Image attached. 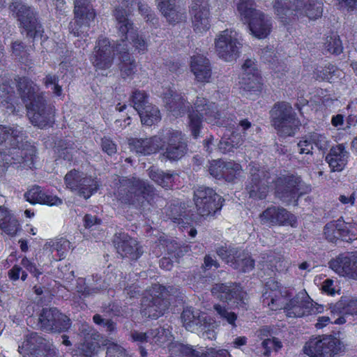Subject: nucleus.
Listing matches in <instances>:
<instances>
[{"mask_svg":"<svg viewBox=\"0 0 357 357\" xmlns=\"http://www.w3.org/2000/svg\"><path fill=\"white\" fill-rule=\"evenodd\" d=\"M237 10L244 23L248 24L253 36L258 38L268 36L272 27L271 19L257 10L252 1L241 0L237 5Z\"/></svg>","mask_w":357,"mask_h":357,"instance_id":"obj_5","label":"nucleus"},{"mask_svg":"<svg viewBox=\"0 0 357 357\" xmlns=\"http://www.w3.org/2000/svg\"><path fill=\"white\" fill-rule=\"evenodd\" d=\"M194 201L198 214L204 218L213 215L222 206V197L212 188L198 187L194 191Z\"/></svg>","mask_w":357,"mask_h":357,"instance_id":"obj_10","label":"nucleus"},{"mask_svg":"<svg viewBox=\"0 0 357 357\" xmlns=\"http://www.w3.org/2000/svg\"><path fill=\"white\" fill-rule=\"evenodd\" d=\"M349 153L343 144H338L331 149L326 157L332 172H341L347 163Z\"/></svg>","mask_w":357,"mask_h":357,"instance_id":"obj_37","label":"nucleus"},{"mask_svg":"<svg viewBox=\"0 0 357 357\" xmlns=\"http://www.w3.org/2000/svg\"><path fill=\"white\" fill-rule=\"evenodd\" d=\"M19 227L20 225L17 220L13 216L11 218L8 219L7 223L3 224L0 228L8 235L13 236L16 234Z\"/></svg>","mask_w":357,"mask_h":357,"instance_id":"obj_58","label":"nucleus"},{"mask_svg":"<svg viewBox=\"0 0 357 357\" xmlns=\"http://www.w3.org/2000/svg\"><path fill=\"white\" fill-rule=\"evenodd\" d=\"M100 146L102 150L109 155H112L116 153L117 148L116 144L109 137L101 139Z\"/></svg>","mask_w":357,"mask_h":357,"instance_id":"obj_59","label":"nucleus"},{"mask_svg":"<svg viewBox=\"0 0 357 357\" xmlns=\"http://www.w3.org/2000/svg\"><path fill=\"white\" fill-rule=\"evenodd\" d=\"M213 309L216 312L219 318L223 321L231 325L232 328L236 327V321L237 319V314L236 313L229 310V309L220 304H215L213 305Z\"/></svg>","mask_w":357,"mask_h":357,"instance_id":"obj_52","label":"nucleus"},{"mask_svg":"<svg viewBox=\"0 0 357 357\" xmlns=\"http://www.w3.org/2000/svg\"><path fill=\"white\" fill-rule=\"evenodd\" d=\"M183 326L190 331L195 332L199 331V328L204 326L206 329L207 326L206 315L199 310H195L191 307H187L183 310L181 316Z\"/></svg>","mask_w":357,"mask_h":357,"instance_id":"obj_35","label":"nucleus"},{"mask_svg":"<svg viewBox=\"0 0 357 357\" xmlns=\"http://www.w3.org/2000/svg\"><path fill=\"white\" fill-rule=\"evenodd\" d=\"M116 198L123 204L136 208L144 206L145 201L155 195V188L147 181L139 178H121L119 180Z\"/></svg>","mask_w":357,"mask_h":357,"instance_id":"obj_3","label":"nucleus"},{"mask_svg":"<svg viewBox=\"0 0 357 357\" xmlns=\"http://www.w3.org/2000/svg\"><path fill=\"white\" fill-rule=\"evenodd\" d=\"M75 21L69 24V30L75 36H86L91 22L93 21L96 14L89 0H75Z\"/></svg>","mask_w":357,"mask_h":357,"instance_id":"obj_11","label":"nucleus"},{"mask_svg":"<svg viewBox=\"0 0 357 357\" xmlns=\"http://www.w3.org/2000/svg\"><path fill=\"white\" fill-rule=\"evenodd\" d=\"M128 144L132 151L142 155L154 153L162 149L160 132L151 138H131L129 139Z\"/></svg>","mask_w":357,"mask_h":357,"instance_id":"obj_30","label":"nucleus"},{"mask_svg":"<svg viewBox=\"0 0 357 357\" xmlns=\"http://www.w3.org/2000/svg\"><path fill=\"white\" fill-rule=\"evenodd\" d=\"M64 181L68 188L72 191H77L85 199L89 198L98 187L96 181L75 169L70 171L65 176Z\"/></svg>","mask_w":357,"mask_h":357,"instance_id":"obj_19","label":"nucleus"},{"mask_svg":"<svg viewBox=\"0 0 357 357\" xmlns=\"http://www.w3.org/2000/svg\"><path fill=\"white\" fill-rule=\"evenodd\" d=\"M309 138L316 147L319 150L326 149L328 146L326 137L318 132H312L309 135Z\"/></svg>","mask_w":357,"mask_h":357,"instance_id":"obj_57","label":"nucleus"},{"mask_svg":"<svg viewBox=\"0 0 357 357\" xmlns=\"http://www.w3.org/2000/svg\"><path fill=\"white\" fill-rule=\"evenodd\" d=\"M325 49L331 54H339L342 52V41L339 36L335 33L326 38Z\"/></svg>","mask_w":357,"mask_h":357,"instance_id":"obj_53","label":"nucleus"},{"mask_svg":"<svg viewBox=\"0 0 357 357\" xmlns=\"http://www.w3.org/2000/svg\"><path fill=\"white\" fill-rule=\"evenodd\" d=\"M149 176L151 180L162 188H169L174 181L175 174L165 172L159 169L151 168L149 170Z\"/></svg>","mask_w":357,"mask_h":357,"instance_id":"obj_43","label":"nucleus"},{"mask_svg":"<svg viewBox=\"0 0 357 357\" xmlns=\"http://www.w3.org/2000/svg\"><path fill=\"white\" fill-rule=\"evenodd\" d=\"M250 178L245 187L250 197L255 199L266 198L268 192V184L273 182L270 181V174L264 168L257 165H250Z\"/></svg>","mask_w":357,"mask_h":357,"instance_id":"obj_13","label":"nucleus"},{"mask_svg":"<svg viewBox=\"0 0 357 357\" xmlns=\"http://www.w3.org/2000/svg\"><path fill=\"white\" fill-rule=\"evenodd\" d=\"M21 265L36 278L42 274V272L37 268L36 264L26 257H24L21 260Z\"/></svg>","mask_w":357,"mask_h":357,"instance_id":"obj_64","label":"nucleus"},{"mask_svg":"<svg viewBox=\"0 0 357 357\" xmlns=\"http://www.w3.org/2000/svg\"><path fill=\"white\" fill-rule=\"evenodd\" d=\"M341 349L339 340L324 336L310 340L304 347V352L310 357H333Z\"/></svg>","mask_w":357,"mask_h":357,"instance_id":"obj_15","label":"nucleus"},{"mask_svg":"<svg viewBox=\"0 0 357 357\" xmlns=\"http://www.w3.org/2000/svg\"><path fill=\"white\" fill-rule=\"evenodd\" d=\"M287 315L291 317H302L316 312H320L319 308H314L305 291L299 292L289 301L287 307Z\"/></svg>","mask_w":357,"mask_h":357,"instance_id":"obj_24","label":"nucleus"},{"mask_svg":"<svg viewBox=\"0 0 357 357\" xmlns=\"http://www.w3.org/2000/svg\"><path fill=\"white\" fill-rule=\"evenodd\" d=\"M118 43L112 44L107 38H99L96 43L91 61L93 65L100 70L109 68L114 61L116 47Z\"/></svg>","mask_w":357,"mask_h":357,"instance_id":"obj_18","label":"nucleus"},{"mask_svg":"<svg viewBox=\"0 0 357 357\" xmlns=\"http://www.w3.org/2000/svg\"><path fill=\"white\" fill-rule=\"evenodd\" d=\"M302 10L298 12L299 16H307L310 20L320 17L323 13V5L317 0H299Z\"/></svg>","mask_w":357,"mask_h":357,"instance_id":"obj_41","label":"nucleus"},{"mask_svg":"<svg viewBox=\"0 0 357 357\" xmlns=\"http://www.w3.org/2000/svg\"><path fill=\"white\" fill-rule=\"evenodd\" d=\"M81 333L84 334L85 340L75 351V353L73 357H78V355L84 357H92L97 354L100 348L97 342L99 340L100 335L95 332L91 326L86 324L82 326Z\"/></svg>","mask_w":357,"mask_h":357,"instance_id":"obj_26","label":"nucleus"},{"mask_svg":"<svg viewBox=\"0 0 357 357\" xmlns=\"http://www.w3.org/2000/svg\"><path fill=\"white\" fill-rule=\"evenodd\" d=\"M238 266L235 269H238L242 272H248L253 269L255 266V261L250 257L248 253L243 251L238 256Z\"/></svg>","mask_w":357,"mask_h":357,"instance_id":"obj_54","label":"nucleus"},{"mask_svg":"<svg viewBox=\"0 0 357 357\" xmlns=\"http://www.w3.org/2000/svg\"><path fill=\"white\" fill-rule=\"evenodd\" d=\"M164 102L167 109L174 116H182L185 112L189 114L193 107L182 96L176 93L172 90H169L165 94Z\"/></svg>","mask_w":357,"mask_h":357,"instance_id":"obj_31","label":"nucleus"},{"mask_svg":"<svg viewBox=\"0 0 357 357\" xmlns=\"http://www.w3.org/2000/svg\"><path fill=\"white\" fill-rule=\"evenodd\" d=\"M17 90L33 126L44 128L54 123V111L36 84L27 77H18Z\"/></svg>","mask_w":357,"mask_h":357,"instance_id":"obj_1","label":"nucleus"},{"mask_svg":"<svg viewBox=\"0 0 357 357\" xmlns=\"http://www.w3.org/2000/svg\"><path fill=\"white\" fill-rule=\"evenodd\" d=\"M242 252L234 248L221 247L217 250V254L223 261L235 268L238 266V256Z\"/></svg>","mask_w":357,"mask_h":357,"instance_id":"obj_44","label":"nucleus"},{"mask_svg":"<svg viewBox=\"0 0 357 357\" xmlns=\"http://www.w3.org/2000/svg\"><path fill=\"white\" fill-rule=\"evenodd\" d=\"M141 313L143 316L157 319L164 314L168 309L169 301L165 287L154 284L144 296L141 303Z\"/></svg>","mask_w":357,"mask_h":357,"instance_id":"obj_7","label":"nucleus"},{"mask_svg":"<svg viewBox=\"0 0 357 357\" xmlns=\"http://www.w3.org/2000/svg\"><path fill=\"white\" fill-rule=\"evenodd\" d=\"M118 44L116 47V54L119 55V64L121 75L123 79L132 77L137 71L135 59L131 58L128 48V44Z\"/></svg>","mask_w":357,"mask_h":357,"instance_id":"obj_34","label":"nucleus"},{"mask_svg":"<svg viewBox=\"0 0 357 357\" xmlns=\"http://www.w3.org/2000/svg\"><path fill=\"white\" fill-rule=\"evenodd\" d=\"M188 127L195 138L199 136L202 119L212 125H223L217 105L203 97L197 98L188 114Z\"/></svg>","mask_w":357,"mask_h":357,"instance_id":"obj_4","label":"nucleus"},{"mask_svg":"<svg viewBox=\"0 0 357 357\" xmlns=\"http://www.w3.org/2000/svg\"><path fill=\"white\" fill-rule=\"evenodd\" d=\"M242 142L241 136L232 134L229 137H224L220 141L218 149L222 153H227L240 146Z\"/></svg>","mask_w":357,"mask_h":357,"instance_id":"obj_48","label":"nucleus"},{"mask_svg":"<svg viewBox=\"0 0 357 357\" xmlns=\"http://www.w3.org/2000/svg\"><path fill=\"white\" fill-rule=\"evenodd\" d=\"M239 85L245 92H259L262 89L261 77L257 66L252 59H246L242 65Z\"/></svg>","mask_w":357,"mask_h":357,"instance_id":"obj_22","label":"nucleus"},{"mask_svg":"<svg viewBox=\"0 0 357 357\" xmlns=\"http://www.w3.org/2000/svg\"><path fill=\"white\" fill-rule=\"evenodd\" d=\"M261 346L264 349L263 353L264 356L268 357L271 354V349L278 351L282 347V344L278 338L273 337L272 339L267 338L261 342Z\"/></svg>","mask_w":357,"mask_h":357,"instance_id":"obj_55","label":"nucleus"},{"mask_svg":"<svg viewBox=\"0 0 357 357\" xmlns=\"http://www.w3.org/2000/svg\"><path fill=\"white\" fill-rule=\"evenodd\" d=\"M241 171V165L234 162H224L221 160H213L208 167L210 174L217 178H224L231 182L236 177V174Z\"/></svg>","mask_w":357,"mask_h":357,"instance_id":"obj_29","label":"nucleus"},{"mask_svg":"<svg viewBox=\"0 0 357 357\" xmlns=\"http://www.w3.org/2000/svg\"><path fill=\"white\" fill-rule=\"evenodd\" d=\"M297 151L300 154H310L312 153V142L310 141L309 136L307 139L301 140L297 144Z\"/></svg>","mask_w":357,"mask_h":357,"instance_id":"obj_61","label":"nucleus"},{"mask_svg":"<svg viewBox=\"0 0 357 357\" xmlns=\"http://www.w3.org/2000/svg\"><path fill=\"white\" fill-rule=\"evenodd\" d=\"M25 135L18 126L0 125V153L3 157L10 155L16 163H22L31 167L33 164L36 151L29 144L24 142ZM3 160L8 163V158Z\"/></svg>","mask_w":357,"mask_h":357,"instance_id":"obj_2","label":"nucleus"},{"mask_svg":"<svg viewBox=\"0 0 357 357\" xmlns=\"http://www.w3.org/2000/svg\"><path fill=\"white\" fill-rule=\"evenodd\" d=\"M185 204H172L167 208V216L174 222L181 224L184 222L183 218H185Z\"/></svg>","mask_w":357,"mask_h":357,"instance_id":"obj_51","label":"nucleus"},{"mask_svg":"<svg viewBox=\"0 0 357 357\" xmlns=\"http://www.w3.org/2000/svg\"><path fill=\"white\" fill-rule=\"evenodd\" d=\"M160 331H162V329L160 328L151 329L146 333L133 331L131 332L130 336L134 342H139L142 343L151 341V340H152L155 342H157L160 340L158 335L160 333Z\"/></svg>","mask_w":357,"mask_h":357,"instance_id":"obj_49","label":"nucleus"},{"mask_svg":"<svg viewBox=\"0 0 357 357\" xmlns=\"http://www.w3.org/2000/svg\"><path fill=\"white\" fill-rule=\"evenodd\" d=\"M21 354H30L33 357H56L53 344L37 333H31L18 348Z\"/></svg>","mask_w":357,"mask_h":357,"instance_id":"obj_14","label":"nucleus"},{"mask_svg":"<svg viewBox=\"0 0 357 357\" xmlns=\"http://www.w3.org/2000/svg\"><path fill=\"white\" fill-rule=\"evenodd\" d=\"M190 12L195 32L203 33L209 29L210 9L208 0H192Z\"/></svg>","mask_w":357,"mask_h":357,"instance_id":"obj_23","label":"nucleus"},{"mask_svg":"<svg viewBox=\"0 0 357 357\" xmlns=\"http://www.w3.org/2000/svg\"><path fill=\"white\" fill-rule=\"evenodd\" d=\"M299 0H274L273 10L278 19L284 24H287L296 17H298V12L302 8Z\"/></svg>","mask_w":357,"mask_h":357,"instance_id":"obj_28","label":"nucleus"},{"mask_svg":"<svg viewBox=\"0 0 357 357\" xmlns=\"http://www.w3.org/2000/svg\"><path fill=\"white\" fill-rule=\"evenodd\" d=\"M114 15L116 20V27L119 31L120 36L122 38L120 43H118L127 44L126 40L128 38V34L130 37L135 33L133 23L128 18L127 13L124 9L116 8L114 12Z\"/></svg>","mask_w":357,"mask_h":357,"instance_id":"obj_39","label":"nucleus"},{"mask_svg":"<svg viewBox=\"0 0 357 357\" xmlns=\"http://www.w3.org/2000/svg\"><path fill=\"white\" fill-rule=\"evenodd\" d=\"M70 249V242L64 238L52 239L44 245L43 250L54 260L64 259Z\"/></svg>","mask_w":357,"mask_h":357,"instance_id":"obj_38","label":"nucleus"},{"mask_svg":"<svg viewBox=\"0 0 357 357\" xmlns=\"http://www.w3.org/2000/svg\"><path fill=\"white\" fill-rule=\"evenodd\" d=\"M354 261H356V252L342 254L332 259L329 262V266L340 275H347L353 278L355 269Z\"/></svg>","mask_w":357,"mask_h":357,"instance_id":"obj_32","label":"nucleus"},{"mask_svg":"<svg viewBox=\"0 0 357 357\" xmlns=\"http://www.w3.org/2000/svg\"><path fill=\"white\" fill-rule=\"evenodd\" d=\"M211 293L220 301L227 303L234 301L242 308H246L248 303L247 293L236 284H215L211 289Z\"/></svg>","mask_w":357,"mask_h":357,"instance_id":"obj_20","label":"nucleus"},{"mask_svg":"<svg viewBox=\"0 0 357 357\" xmlns=\"http://www.w3.org/2000/svg\"><path fill=\"white\" fill-rule=\"evenodd\" d=\"M9 8L16 14L17 20L20 22L22 34L26 33L27 38L33 39L41 37L43 29L36 18L33 8L18 1L12 3Z\"/></svg>","mask_w":357,"mask_h":357,"instance_id":"obj_9","label":"nucleus"},{"mask_svg":"<svg viewBox=\"0 0 357 357\" xmlns=\"http://www.w3.org/2000/svg\"><path fill=\"white\" fill-rule=\"evenodd\" d=\"M12 54L18 59L19 61L29 66L32 64V59L29 53V50L26 49V47L23 45L21 41L16 40L12 43L11 45Z\"/></svg>","mask_w":357,"mask_h":357,"instance_id":"obj_45","label":"nucleus"},{"mask_svg":"<svg viewBox=\"0 0 357 357\" xmlns=\"http://www.w3.org/2000/svg\"><path fill=\"white\" fill-rule=\"evenodd\" d=\"M39 322L43 331L58 333L68 331L71 326L70 319L55 307L43 308Z\"/></svg>","mask_w":357,"mask_h":357,"instance_id":"obj_16","label":"nucleus"},{"mask_svg":"<svg viewBox=\"0 0 357 357\" xmlns=\"http://www.w3.org/2000/svg\"><path fill=\"white\" fill-rule=\"evenodd\" d=\"M303 186L299 176L289 175L279 177L275 181V195L282 202L290 203L304 193Z\"/></svg>","mask_w":357,"mask_h":357,"instance_id":"obj_17","label":"nucleus"},{"mask_svg":"<svg viewBox=\"0 0 357 357\" xmlns=\"http://www.w3.org/2000/svg\"><path fill=\"white\" fill-rule=\"evenodd\" d=\"M260 217L263 222L273 225H289L294 227L296 224L295 215L282 207H268L261 214Z\"/></svg>","mask_w":357,"mask_h":357,"instance_id":"obj_25","label":"nucleus"},{"mask_svg":"<svg viewBox=\"0 0 357 357\" xmlns=\"http://www.w3.org/2000/svg\"><path fill=\"white\" fill-rule=\"evenodd\" d=\"M74 143L68 139H60L56 143L55 151L59 157L65 160H73V151L75 149Z\"/></svg>","mask_w":357,"mask_h":357,"instance_id":"obj_47","label":"nucleus"},{"mask_svg":"<svg viewBox=\"0 0 357 357\" xmlns=\"http://www.w3.org/2000/svg\"><path fill=\"white\" fill-rule=\"evenodd\" d=\"M162 148L165 146L163 155L170 160L181 159L187 151V143L181 132L166 128L160 132Z\"/></svg>","mask_w":357,"mask_h":357,"instance_id":"obj_12","label":"nucleus"},{"mask_svg":"<svg viewBox=\"0 0 357 357\" xmlns=\"http://www.w3.org/2000/svg\"><path fill=\"white\" fill-rule=\"evenodd\" d=\"M130 101L132 104L134 109L139 113L150 103L148 100V95L144 91L138 89L135 90L130 97Z\"/></svg>","mask_w":357,"mask_h":357,"instance_id":"obj_50","label":"nucleus"},{"mask_svg":"<svg viewBox=\"0 0 357 357\" xmlns=\"http://www.w3.org/2000/svg\"><path fill=\"white\" fill-rule=\"evenodd\" d=\"M107 285L106 284H100L96 287L90 288L86 286L85 279L82 278H79L76 280V285L75 287V291L78 294V296L81 298H86L92 294H97L100 290L106 289Z\"/></svg>","mask_w":357,"mask_h":357,"instance_id":"obj_46","label":"nucleus"},{"mask_svg":"<svg viewBox=\"0 0 357 357\" xmlns=\"http://www.w3.org/2000/svg\"><path fill=\"white\" fill-rule=\"evenodd\" d=\"M138 114L140 116L142 123L148 126H151L157 123L161 119L160 110L152 104L144 107V109H142Z\"/></svg>","mask_w":357,"mask_h":357,"instance_id":"obj_42","label":"nucleus"},{"mask_svg":"<svg viewBox=\"0 0 357 357\" xmlns=\"http://www.w3.org/2000/svg\"><path fill=\"white\" fill-rule=\"evenodd\" d=\"M270 115L273 126L281 136H293L301 126L291 105L287 102L275 103Z\"/></svg>","mask_w":357,"mask_h":357,"instance_id":"obj_6","label":"nucleus"},{"mask_svg":"<svg viewBox=\"0 0 357 357\" xmlns=\"http://www.w3.org/2000/svg\"><path fill=\"white\" fill-rule=\"evenodd\" d=\"M190 68L197 82H209L212 70L210 61L206 57L200 54L192 56Z\"/></svg>","mask_w":357,"mask_h":357,"instance_id":"obj_33","label":"nucleus"},{"mask_svg":"<svg viewBox=\"0 0 357 357\" xmlns=\"http://www.w3.org/2000/svg\"><path fill=\"white\" fill-rule=\"evenodd\" d=\"M107 357H131L126 349L115 343L109 344L107 348Z\"/></svg>","mask_w":357,"mask_h":357,"instance_id":"obj_56","label":"nucleus"},{"mask_svg":"<svg viewBox=\"0 0 357 357\" xmlns=\"http://www.w3.org/2000/svg\"><path fill=\"white\" fill-rule=\"evenodd\" d=\"M333 314L357 315V297L342 296L340 300L331 307Z\"/></svg>","mask_w":357,"mask_h":357,"instance_id":"obj_40","label":"nucleus"},{"mask_svg":"<svg viewBox=\"0 0 357 357\" xmlns=\"http://www.w3.org/2000/svg\"><path fill=\"white\" fill-rule=\"evenodd\" d=\"M179 350L185 357H206V354L196 351L188 345H181Z\"/></svg>","mask_w":357,"mask_h":357,"instance_id":"obj_63","label":"nucleus"},{"mask_svg":"<svg viewBox=\"0 0 357 357\" xmlns=\"http://www.w3.org/2000/svg\"><path fill=\"white\" fill-rule=\"evenodd\" d=\"M26 201L31 204H41L48 206H58L61 204L62 200L52 195L47 194L38 185H35L29 189L25 194Z\"/></svg>","mask_w":357,"mask_h":357,"instance_id":"obj_36","label":"nucleus"},{"mask_svg":"<svg viewBox=\"0 0 357 357\" xmlns=\"http://www.w3.org/2000/svg\"><path fill=\"white\" fill-rule=\"evenodd\" d=\"M131 38L133 47L135 50H137L139 53H144L147 49V45L144 38L135 33L131 36Z\"/></svg>","mask_w":357,"mask_h":357,"instance_id":"obj_60","label":"nucleus"},{"mask_svg":"<svg viewBox=\"0 0 357 357\" xmlns=\"http://www.w3.org/2000/svg\"><path fill=\"white\" fill-rule=\"evenodd\" d=\"M114 243L117 252L123 257L136 260L142 253L137 241L126 233H119L116 235Z\"/></svg>","mask_w":357,"mask_h":357,"instance_id":"obj_27","label":"nucleus"},{"mask_svg":"<svg viewBox=\"0 0 357 357\" xmlns=\"http://www.w3.org/2000/svg\"><path fill=\"white\" fill-rule=\"evenodd\" d=\"M214 45L218 56L227 62H231L239 57L242 40L236 31L227 29L216 34Z\"/></svg>","mask_w":357,"mask_h":357,"instance_id":"obj_8","label":"nucleus"},{"mask_svg":"<svg viewBox=\"0 0 357 357\" xmlns=\"http://www.w3.org/2000/svg\"><path fill=\"white\" fill-rule=\"evenodd\" d=\"M207 324L206 325L207 327H206V329H204V326H202L199 328V331L203 333V336L210 339L213 340L216 337V334L215 331L213 330V328L214 327V322H211V319L210 318L207 319Z\"/></svg>","mask_w":357,"mask_h":357,"instance_id":"obj_62","label":"nucleus"},{"mask_svg":"<svg viewBox=\"0 0 357 357\" xmlns=\"http://www.w3.org/2000/svg\"><path fill=\"white\" fill-rule=\"evenodd\" d=\"M324 234L329 241L342 239L344 241H351L357 238V225L352 222H345L342 220L331 222L324 227Z\"/></svg>","mask_w":357,"mask_h":357,"instance_id":"obj_21","label":"nucleus"}]
</instances>
